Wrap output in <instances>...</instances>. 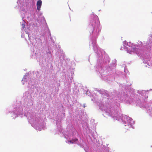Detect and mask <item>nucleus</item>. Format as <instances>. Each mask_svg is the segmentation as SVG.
I'll return each mask as SVG.
<instances>
[{"label":"nucleus","instance_id":"nucleus-1","mask_svg":"<svg viewBox=\"0 0 152 152\" xmlns=\"http://www.w3.org/2000/svg\"><path fill=\"white\" fill-rule=\"evenodd\" d=\"M42 1L41 0H39L37 1V10H40L42 6Z\"/></svg>","mask_w":152,"mask_h":152},{"label":"nucleus","instance_id":"nucleus-2","mask_svg":"<svg viewBox=\"0 0 152 152\" xmlns=\"http://www.w3.org/2000/svg\"><path fill=\"white\" fill-rule=\"evenodd\" d=\"M129 49H131V51H130V52H129V53H131V52H133L134 51V48H133L132 47L130 48Z\"/></svg>","mask_w":152,"mask_h":152},{"label":"nucleus","instance_id":"nucleus-3","mask_svg":"<svg viewBox=\"0 0 152 152\" xmlns=\"http://www.w3.org/2000/svg\"><path fill=\"white\" fill-rule=\"evenodd\" d=\"M72 142H73V143H74V142H75V141H76L78 140V139H77L75 138V139H72Z\"/></svg>","mask_w":152,"mask_h":152},{"label":"nucleus","instance_id":"nucleus-4","mask_svg":"<svg viewBox=\"0 0 152 152\" xmlns=\"http://www.w3.org/2000/svg\"><path fill=\"white\" fill-rule=\"evenodd\" d=\"M68 142H70L71 143H73V142H72V140H69L68 141Z\"/></svg>","mask_w":152,"mask_h":152}]
</instances>
